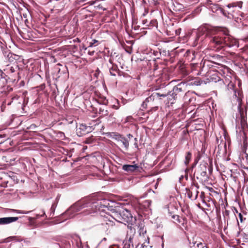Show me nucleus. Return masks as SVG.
Masks as SVG:
<instances>
[{
  "label": "nucleus",
  "instance_id": "obj_1",
  "mask_svg": "<svg viewBox=\"0 0 248 248\" xmlns=\"http://www.w3.org/2000/svg\"><path fill=\"white\" fill-rule=\"evenodd\" d=\"M106 200L104 199L93 200L92 201L83 204L82 202H78L73 204L65 213L66 215H69V218L74 217L73 213L79 211L81 209L87 207L89 213H97L103 207H107V205L104 204Z\"/></svg>",
  "mask_w": 248,
  "mask_h": 248
},
{
  "label": "nucleus",
  "instance_id": "obj_2",
  "mask_svg": "<svg viewBox=\"0 0 248 248\" xmlns=\"http://www.w3.org/2000/svg\"><path fill=\"white\" fill-rule=\"evenodd\" d=\"M101 217L102 222L97 225V230L108 236L115 234V222L112 220L111 215L106 214L104 216L101 215Z\"/></svg>",
  "mask_w": 248,
  "mask_h": 248
},
{
  "label": "nucleus",
  "instance_id": "obj_3",
  "mask_svg": "<svg viewBox=\"0 0 248 248\" xmlns=\"http://www.w3.org/2000/svg\"><path fill=\"white\" fill-rule=\"evenodd\" d=\"M201 31L206 34V36H211L212 39L210 42L217 46H223L224 33L218 29L209 26H204L201 28Z\"/></svg>",
  "mask_w": 248,
  "mask_h": 248
},
{
  "label": "nucleus",
  "instance_id": "obj_4",
  "mask_svg": "<svg viewBox=\"0 0 248 248\" xmlns=\"http://www.w3.org/2000/svg\"><path fill=\"white\" fill-rule=\"evenodd\" d=\"M120 212L122 215V220L124 224H125V223H128L132 220V216L129 211L124 209Z\"/></svg>",
  "mask_w": 248,
  "mask_h": 248
},
{
  "label": "nucleus",
  "instance_id": "obj_5",
  "mask_svg": "<svg viewBox=\"0 0 248 248\" xmlns=\"http://www.w3.org/2000/svg\"><path fill=\"white\" fill-rule=\"evenodd\" d=\"M18 217H4L0 218V225L8 224L17 221Z\"/></svg>",
  "mask_w": 248,
  "mask_h": 248
},
{
  "label": "nucleus",
  "instance_id": "obj_6",
  "mask_svg": "<svg viewBox=\"0 0 248 248\" xmlns=\"http://www.w3.org/2000/svg\"><path fill=\"white\" fill-rule=\"evenodd\" d=\"M223 39V45H226L229 46H233L235 42V41L232 38V37L227 34H224Z\"/></svg>",
  "mask_w": 248,
  "mask_h": 248
},
{
  "label": "nucleus",
  "instance_id": "obj_7",
  "mask_svg": "<svg viewBox=\"0 0 248 248\" xmlns=\"http://www.w3.org/2000/svg\"><path fill=\"white\" fill-rule=\"evenodd\" d=\"M194 176H196L197 179L202 181H205L208 178L206 171H195Z\"/></svg>",
  "mask_w": 248,
  "mask_h": 248
},
{
  "label": "nucleus",
  "instance_id": "obj_8",
  "mask_svg": "<svg viewBox=\"0 0 248 248\" xmlns=\"http://www.w3.org/2000/svg\"><path fill=\"white\" fill-rule=\"evenodd\" d=\"M72 243L76 245L78 248H83L81 239L79 236L77 234H75L72 236Z\"/></svg>",
  "mask_w": 248,
  "mask_h": 248
},
{
  "label": "nucleus",
  "instance_id": "obj_9",
  "mask_svg": "<svg viewBox=\"0 0 248 248\" xmlns=\"http://www.w3.org/2000/svg\"><path fill=\"white\" fill-rule=\"evenodd\" d=\"M112 217V220H115V221L123 223V220H122V217L121 213V212H116L113 214V216H111Z\"/></svg>",
  "mask_w": 248,
  "mask_h": 248
},
{
  "label": "nucleus",
  "instance_id": "obj_10",
  "mask_svg": "<svg viewBox=\"0 0 248 248\" xmlns=\"http://www.w3.org/2000/svg\"><path fill=\"white\" fill-rule=\"evenodd\" d=\"M139 169V167L137 165H125L123 167V169L124 170H138Z\"/></svg>",
  "mask_w": 248,
  "mask_h": 248
},
{
  "label": "nucleus",
  "instance_id": "obj_11",
  "mask_svg": "<svg viewBox=\"0 0 248 248\" xmlns=\"http://www.w3.org/2000/svg\"><path fill=\"white\" fill-rule=\"evenodd\" d=\"M109 72L111 75L115 76L118 73L117 67L116 65H112L109 69Z\"/></svg>",
  "mask_w": 248,
  "mask_h": 248
},
{
  "label": "nucleus",
  "instance_id": "obj_12",
  "mask_svg": "<svg viewBox=\"0 0 248 248\" xmlns=\"http://www.w3.org/2000/svg\"><path fill=\"white\" fill-rule=\"evenodd\" d=\"M120 141L126 149L128 148L129 146V142L127 139L124 138H122Z\"/></svg>",
  "mask_w": 248,
  "mask_h": 248
},
{
  "label": "nucleus",
  "instance_id": "obj_13",
  "mask_svg": "<svg viewBox=\"0 0 248 248\" xmlns=\"http://www.w3.org/2000/svg\"><path fill=\"white\" fill-rule=\"evenodd\" d=\"M191 154L190 152H187L186 154V155L185 156V163L186 165H187L188 164L189 161L191 160Z\"/></svg>",
  "mask_w": 248,
  "mask_h": 248
},
{
  "label": "nucleus",
  "instance_id": "obj_14",
  "mask_svg": "<svg viewBox=\"0 0 248 248\" xmlns=\"http://www.w3.org/2000/svg\"><path fill=\"white\" fill-rule=\"evenodd\" d=\"M152 201L150 200H147L143 202V206L145 208H149L151 204Z\"/></svg>",
  "mask_w": 248,
  "mask_h": 248
},
{
  "label": "nucleus",
  "instance_id": "obj_15",
  "mask_svg": "<svg viewBox=\"0 0 248 248\" xmlns=\"http://www.w3.org/2000/svg\"><path fill=\"white\" fill-rule=\"evenodd\" d=\"M168 213L169 214H170V216L172 218L176 220L179 223L181 222L180 219L179 218V217L178 215H172V213L170 212H169Z\"/></svg>",
  "mask_w": 248,
  "mask_h": 248
},
{
  "label": "nucleus",
  "instance_id": "obj_16",
  "mask_svg": "<svg viewBox=\"0 0 248 248\" xmlns=\"http://www.w3.org/2000/svg\"><path fill=\"white\" fill-rule=\"evenodd\" d=\"M134 235V234H133ZM127 239H128V245L130 246V245H132V246L133 247V236L130 235L129 236L128 234L127 235Z\"/></svg>",
  "mask_w": 248,
  "mask_h": 248
},
{
  "label": "nucleus",
  "instance_id": "obj_17",
  "mask_svg": "<svg viewBox=\"0 0 248 248\" xmlns=\"http://www.w3.org/2000/svg\"><path fill=\"white\" fill-rule=\"evenodd\" d=\"M146 230L145 229H144L143 227H140L139 230V235L141 236V235H143L144 236V234L146 233Z\"/></svg>",
  "mask_w": 248,
  "mask_h": 248
},
{
  "label": "nucleus",
  "instance_id": "obj_18",
  "mask_svg": "<svg viewBox=\"0 0 248 248\" xmlns=\"http://www.w3.org/2000/svg\"><path fill=\"white\" fill-rule=\"evenodd\" d=\"M155 97V94H152V95L146 98V101L147 102H149L150 101H153Z\"/></svg>",
  "mask_w": 248,
  "mask_h": 248
},
{
  "label": "nucleus",
  "instance_id": "obj_19",
  "mask_svg": "<svg viewBox=\"0 0 248 248\" xmlns=\"http://www.w3.org/2000/svg\"><path fill=\"white\" fill-rule=\"evenodd\" d=\"M97 42H98L97 40H95V39L93 40L92 42L90 43L88 47H93V46H96V45H95V44H96Z\"/></svg>",
  "mask_w": 248,
  "mask_h": 248
},
{
  "label": "nucleus",
  "instance_id": "obj_20",
  "mask_svg": "<svg viewBox=\"0 0 248 248\" xmlns=\"http://www.w3.org/2000/svg\"><path fill=\"white\" fill-rule=\"evenodd\" d=\"M42 214H41V215H39V214H37L36 215V218H38L39 217H43V216H44L45 215V212L43 210L42 211Z\"/></svg>",
  "mask_w": 248,
  "mask_h": 248
},
{
  "label": "nucleus",
  "instance_id": "obj_21",
  "mask_svg": "<svg viewBox=\"0 0 248 248\" xmlns=\"http://www.w3.org/2000/svg\"><path fill=\"white\" fill-rule=\"evenodd\" d=\"M155 95V97H159V96H162V97H165L166 96V95L165 94H160L159 93H155V94H154Z\"/></svg>",
  "mask_w": 248,
  "mask_h": 248
},
{
  "label": "nucleus",
  "instance_id": "obj_22",
  "mask_svg": "<svg viewBox=\"0 0 248 248\" xmlns=\"http://www.w3.org/2000/svg\"><path fill=\"white\" fill-rule=\"evenodd\" d=\"M205 188L207 189L210 192H215L214 189L212 187L205 186Z\"/></svg>",
  "mask_w": 248,
  "mask_h": 248
},
{
  "label": "nucleus",
  "instance_id": "obj_23",
  "mask_svg": "<svg viewBox=\"0 0 248 248\" xmlns=\"http://www.w3.org/2000/svg\"><path fill=\"white\" fill-rule=\"evenodd\" d=\"M135 248H147V247H146L144 245H143L142 244H138Z\"/></svg>",
  "mask_w": 248,
  "mask_h": 248
},
{
  "label": "nucleus",
  "instance_id": "obj_24",
  "mask_svg": "<svg viewBox=\"0 0 248 248\" xmlns=\"http://www.w3.org/2000/svg\"><path fill=\"white\" fill-rule=\"evenodd\" d=\"M18 213L19 214H28L29 212H25L24 211H18Z\"/></svg>",
  "mask_w": 248,
  "mask_h": 248
},
{
  "label": "nucleus",
  "instance_id": "obj_25",
  "mask_svg": "<svg viewBox=\"0 0 248 248\" xmlns=\"http://www.w3.org/2000/svg\"><path fill=\"white\" fill-rule=\"evenodd\" d=\"M239 217L240 221L242 222L243 221V216L241 213L239 214Z\"/></svg>",
  "mask_w": 248,
  "mask_h": 248
},
{
  "label": "nucleus",
  "instance_id": "obj_26",
  "mask_svg": "<svg viewBox=\"0 0 248 248\" xmlns=\"http://www.w3.org/2000/svg\"><path fill=\"white\" fill-rule=\"evenodd\" d=\"M102 115H108V111L107 110H105V111H104V110H102Z\"/></svg>",
  "mask_w": 248,
  "mask_h": 248
},
{
  "label": "nucleus",
  "instance_id": "obj_27",
  "mask_svg": "<svg viewBox=\"0 0 248 248\" xmlns=\"http://www.w3.org/2000/svg\"><path fill=\"white\" fill-rule=\"evenodd\" d=\"M184 178V175H182L179 178V181L180 182V183H181V181Z\"/></svg>",
  "mask_w": 248,
  "mask_h": 248
},
{
  "label": "nucleus",
  "instance_id": "obj_28",
  "mask_svg": "<svg viewBox=\"0 0 248 248\" xmlns=\"http://www.w3.org/2000/svg\"><path fill=\"white\" fill-rule=\"evenodd\" d=\"M88 54L91 55V56H92L94 54V51H89L88 52Z\"/></svg>",
  "mask_w": 248,
  "mask_h": 248
},
{
  "label": "nucleus",
  "instance_id": "obj_29",
  "mask_svg": "<svg viewBox=\"0 0 248 248\" xmlns=\"http://www.w3.org/2000/svg\"><path fill=\"white\" fill-rule=\"evenodd\" d=\"M184 177H185L186 180H188V174H185V176H184Z\"/></svg>",
  "mask_w": 248,
  "mask_h": 248
},
{
  "label": "nucleus",
  "instance_id": "obj_30",
  "mask_svg": "<svg viewBox=\"0 0 248 248\" xmlns=\"http://www.w3.org/2000/svg\"><path fill=\"white\" fill-rule=\"evenodd\" d=\"M202 243H200L199 244H197V246L199 247V246H202Z\"/></svg>",
  "mask_w": 248,
  "mask_h": 248
},
{
  "label": "nucleus",
  "instance_id": "obj_31",
  "mask_svg": "<svg viewBox=\"0 0 248 248\" xmlns=\"http://www.w3.org/2000/svg\"><path fill=\"white\" fill-rule=\"evenodd\" d=\"M199 192L198 191H196V198L198 196Z\"/></svg>",
  "mask_w": 248,
  "mask_h": 248
},
{
  "label": "nucleus",
  "instance_id": "obj_32",
  "mask_svg": "<svg viewBox=\"0 0 248 248\" xmlns=\"http://www.w3.org/2000/svg\"><path fill=\"white\" fill-rule=\"evenodd\" d=\"M232 5L231 4H229L228 5V7H232Z\"/></svg>",
  "mask_w": 248,
  "mask_h": 248
},
{
  "label": "nucleus",
  "instance_id": "obj_33",
  "mask_svg": "<svg viewBox=\"0 0 248 248\" xmlns=\"http://www.w3.org/2000/svg\"><path fill=\"white\" fill-rule=\"evenodd\" d=\"M159 181V179H157V182H158ZM157 183H158V182H157V183H156V184H155V187L156 186H157Z\"/></svg>",
  "mask_w": 248,
  "mask_h": 248
},
{
  "label": "nucleus",
  "instance_id": "obj_34",
  "mask_svg": "<svg viewBox=\"0 0 248 248\" xmlns=\"http://www.w3.org/2000/svg\"><path fill=\"white\" fill-rule=\"evenodd\" d=\"M245 40L246 41H248V36L247 37L245 38Z\"/></svg>",
  "mask_w": 248,
  "mask_h": 248
},
{
  "label": "nucleus",
  "instance_id": "obj_35",
  "mask_svg": "<svg viewBox=\"0 0 248 248\" xmlns=\"http://www.w3.org/2000/svg\"><path fill=\"white\" fill-rule=\"evenodd\" d=\"M107 240V239L106 238H104L102 240V241H106Z\"/></svg>",
  "mask_w": 248,
  "mask_h": 248
},
{
  "label": "nucleus",
  "instance_id": "obj_36",
  "mask_svg": "<svg viewBox=\"0 0 248 248\" xmlns=\"http://www.w3.org/2000/svg\"><path fill=\"white\" fill-rule=\"evenodd\" d=\"M55 174H58L57 172H55Z\"/></svg>",
  "mask_w": 248,
  "mask_h": 248
}]
</instances>
